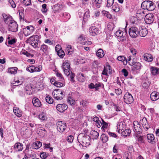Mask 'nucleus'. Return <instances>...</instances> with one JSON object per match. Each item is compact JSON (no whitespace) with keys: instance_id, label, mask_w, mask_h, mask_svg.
Instances as JSON below:
<instances>
[{"instance_id":"a878e982","label":"nucleus","mask_w":159,"mask_h":159,"mask_svg":"<svg viewBox=\"0 0 159 159\" xmlns=\"http://www.w3.org/2000/svg\"><path fill=\"white\" fill-rule=\"evenodd\" d=\"M32 103L34 106L36 107H39L41 105V102L36 97L33 98Z\"/></svg>"},{"instance_id":"8fccbe9b","label":"nucleus","mask_w":159,"mask_h":159,"mask_svg":"<svg viewBox=\"0 0 159 159\" xmlns=\"http://www.w3.org/2000/svg\"><path fill=\"white\" fill-rule=\"evenodd\" d=\"M102 0H95V2L96 4V7L97 8H99L102 3Z\"/></svg>"},{"instance_id":"09e8293b","label":"nucleus","mask_w":159,"mask_h":159,"mask_svg":"<svg viewBox=\"0 0 159 159\" xmlns=\"http://www.w3.org/2000/svg\"><path fill=\"white\" fill-rule=\"evenodd\" d=\"M102 129L104 130L105 129H107L108 126V124L103 119L102 120Z\"/></svg>"},{"instance_id":"a18cd8bd","label":"nucleus","mask_w":159,"mask_h":159,"mask_svg":"<svg viewBox=\"0 0 159 159\" xmlns=\"http://www.w3.org/2000/svg\"><path fill=\"white\" fill-rule=\"evenodd\" d=\"M21 54H24L26 56L29 57H30V56L32 57L33 56V54H30V53H29L28 52L26 51L25 50H22L21 52Z\"/></svg>"},{"instance_id":"2eb2a0df","label":"nucleus","mask_w":159,"mask_h":159,"mask_svg":"<svg viewBox=\"0 0 159 159\" xmlns=\"http://www.w3.org/2000/svg\"><path fill=\"white\" fill-rule=\"evenodd\" d=\"M125 33L124 35H123V31L121 30L117 31L116 32V35L120 38V40L123 41L125 40H126V34L127 33L126 31H125Z\"/></svg>"},{"instance_id":"1a4fd4ad","label":"nucleus","mask_w":159,"mask_h":159,"mask_svg":"<svg viewBox=\"0 0 159 159\" xmlns=\"http://www.w3.org/2000/svg\"><path fill=\"white\" fill-rule=\"evenodd\" d=\"M80 135L82 136V143H80V144H81L84 147L89 145V137L88 135H84V136L83 134H80Z\"/></svg>"},{"instance_id":"473e14b6","label":"nucleus","mask_w":159,"mask_h":159,"mask_svg":"<svg viewBox=\"0 0 159 159\" xmlns=\"http://www.w3.org/2000/svg\"><path fill=\"white\" fill-rule=\"evenodd\" d=\"M131 131L129 129H124L121 132V134L122 136L124 137H126L129 136Z\"/></svg>"},{"instance_id":"4c0bfd02","label":"nucleus","mask_w":159,"mask_h":159,"mask_svg":"<svg viewBox=\"0 0 159 159\" xmlns=\"http://www.w3.org/2000/svg\"><path fill=\"white\" fill-rule=\"evenodd\" d=\"M159 69L155 67H152L151 68V73L153 75H155L158 73Z\"/></svg>"},{"instance_id":"c9c22d12","label":"nucleus","mask_w":159,"mask_h":159,"mask_svg":"<svg viewBox=\"0 0 159 159\" xmlns=\"http://www.w3.org/2000/svg\"><path fill=\"white\" fill-rule=\"evenodd\" d=\"M118 60L122 62L124 65H126L127 63L126 59L125 57L123 56H119L117 57Z\"/></svg>"},{"instance_id":"6ab92c4d","label":"nucleus","mask_w":159,"mask_h":159,"mask_svg":"<svg viewBox=\"0 0 159 159\" xmlns=\"http://www.w3.org/2000/svg\"><path fill=\"white\" fill-rule=\"evenodd\" d=\"M89 34L90 35L95 36L98 34V29L95 26H92L90 27L89 28Z\"/></svg>"},{"instance_id":"412c9836","label":"nucleus","mask_w":159,"mask_h":159,"mask_svg":"<svg viewBox=\"0 0 159 159\" xmlns=\"http://www.w3.org/2000/svg\"><path fill=\"white\" fill-rule=\"evenodd\" d=\"M139 34L140 36L143 37H145L147 34L148 33L147 30L144 27H141L139 31Z\"/></svg>"},{"instance_id":"c85d7f7f","label":"nucleus","mask_w":159,"mask_h":159,"mask_svg":"<svg viewBox=\"0 0 159 159\" xmlns=\"http://www.w3.org/2000/svg\"><path fill=\"white\" fill-rule=\"evenodd\" d=\"M40 50L43 52L45 54H47L48 53L49 48L47 45L43 44L40 47Z\"/></svg>"},{"instance_id":"3c124183","label":"nucleus","mask_w":159,"mask_h":159,"mask_svg":"<svg viewBox=\"0 0 159 159\" xmlns=\"http://www.w3.org/2000/svg\"><path fill=\"white\" fill-rule=\"evenodd\" d=\"M25 89L26 91L33 90V88L32 87L31 85L30 84H28L25 87Z\"/></svg>"},{"instance_id":"ea45409f","label":"nucleus","mask_w":159,"mask_h":159,"mask_svg":"<svg viewBox=\"0 0 159 159\" xmlns=\"http://www.w3.org/2000/svg\"><path fill=\"white\" fill-rule=\"evenodd\" d=\"M72 47L70 45H68L66 48V52L68 55H70L72 53Z\"/></svg>"},{"instance_id":"58836bf2","label":"nucleus","mask_w":159,"mask_h":159,"mask_svg":"<svg viewBox=\"0 0 159 159\" xmlns=\"http://www.w3.org/2000/svg\"><path fill=\"white\" fill-rule=\"evenodd\" d=\"M13 112L16 116L18 117H20L22 116V114L20 112L19 109L16 107H14Z\"/></svg>"},{"instance_id":"20e7f679","label":"nucleus","mask_w":159,"mask_h":159,"mask_svg":"<svg viewBox=\"0 0 159 159\" xmlns=\"http://www.w3.org/2000/svg\"><path fill=\"white\" fill-rule=\"evenodd\" d=\"M52 94L53 97L57 100H61L64 97L63 92L59 89L54 90L52 92Z\"/></svg>"},{"instance_id":"6e6d98bb","label":"nucleus","mask_w":159,"mask_h":159,"mask_svg":"<svg viewBox=\"0 0 159 159\" xmlns=\"http://www.w3.org/2000/svg\"><path fill=\"white\" fill-rule=\"evenodd\" d=\"M73 136L70 135L67 137V140L69 143H72L73 140Z\"/></svg>"},{"instance_id":"9d476101","label":"nucleus","mask_w":159,"mask_h":159,"mask_svg":"<svg viewBox=\"0 0 159 159\" xmlns=\"http://www.w3.org/2000/svg\"><path fill=\"white\" fill-rule=\"evenodd\" d=\"M34 30V28L31 25L27 26L23 29L24 34L25 36H28L31 34Z\"/></svg>"},{"instance_id":"423d86ee","label":"nucleus","mask_w":159,"mask_h":159,"mask_svg":"<svg viewBox=\"0 0 159 159\" xmlns=\"http://www.w3.org/2000/svg\"><path fill=\"white\" fill-rule=\"evenodd\" d=\"M129 33L130 37L133 38H135L139 34L138 29L136 27H132L129 29Z\"/></svg>"},{"instance_id":"f704fd0d","label":"nucleus","mask_w":159,"mask_h":159,"mask_svg":"<svg viewBox=\"0 0 159 159\" xmlns=\"http://www.w3.org/2000/svg\"><path fill=\"white\" fill-rule=\"evenodd\" d=\"M113 4L112 7V10L116 12H118L120 10V7L118 4L116 2Z\"/></svg>"},{"instance_id":"a211bd4d","label":"nucleus","mask_w":159,"mask_h":159,"mask_svg":"<svg viewBox=\"0 0 159 159\" xmlns=\"http://www.w3.org/2000/svg\"><path fill=\"white\" fill-rule=\"evenodd\" d=\"M140 123L142 125L143 127L146 131L147 130L150 128V126L146 118L143 117L140 120Z\"/></svg>"},{"instance_id":"49530a36","label":"nucleus","mask_w":159,"mask_h":159,"mask_svg":"<svg viewBox=\"0 0 159 159\" xmlns=\"http://www.w3.org/2000/svg\"><path fill=\"white\" fill-rule=\"evenodd\" d=\"M101 139L103 142H106L108 140V137L105 134H102L101 135Z\"/></svg>"},{"instance_id":"4468645a","label":"nucleus","mask_w":159,"mask_h":159,"mask_svg":"<svg viewBox=\"0 0 159 159\" xmlns=\"http://www.w3.org/2000/svg\"><path fill=\"white\" fill-rule=\"evenodd\" d=\"M42 69V67L40 66H39L38 67H36L34 66H31L26 68L27 70L32 73L40 71Z\"/></svg>"},{"instance_id":"13d9d810","label":"nucleus","mask_w":159,"mask_h":159,"mask_svg":"<svg viewBox=\"0 0 159 159\" xmlns=\"http://www.w3.org/2000/svg\"><path fill=\"white\" fill-rule=\"evenodd\" d=\"M107 27L110 30H112L114 28L113 24L111 23H109L107 25Z\"/></svg>"},{"instance_id":"f257e3e1","label":"nucleus","mask_w":159,"mask_h":159,"mask_svg":"<svg viewBox=\"0 0 159 159\" xmlns=\"http://www.w3.org/2000/svg\"><path fill=\"white\" fill-rule=\"evenodd\" d=\"M62 68L65 74L67 76H69L70 78V80L73 82L75 75L72 72L70 69V63L69 61L66 60L62 64Z\"/></svg>"},{"instance_id":"e433bc0d","label":"nucleus","mask_w":159,"mask_h":159,"mask_svg":"<svg viewBox=\"0 0 159 159\" xmlns=\"http://www.w3.org/2000/svg\"><path fill=\"white\" fill-rule=\"evenodd\" d=\"M96 54L98 57L100 58L103 57L104 55L103 50L102 49H99L97 51Z\"/></svg>"},{"instance_id":"9b49d317","label":"nucleus","mask_w":159,"mask_h":159,"mask_svg":"<svg viewBox=\"0 0 159 159\" xmlns=\"http://www.w3.org/2000/svg\"><path fill=\"white\" fill-rule=\"evenodd\" d=\"M154 20V15L151 13L146 15L144 18V20L146 23L148 24L152 23Z\"/></svg>"},{"instance_id":"0e129e2a","label":"nucleus","mask_w":159,"mask_h":159,"mask_svg":"<svg viewBox=\"0 0 159 159\" xmlns=\"http://www.w3.org/2000/svg\"><path fill=\"white\" fill-rule=\"evenodd\" d=\"M9 2L13 8H15L16 7V4L13 0H9Z\"/></svg>"},{"instance_id":"a19ab883","label":"nucleus","mask_w":159,"mask_h":159,"mask_svg":"<svg viewBox=\"0 0 159 159\" xmlns=\"http://www.w3.org/2000/svg\"><path fill=\"white\" fill-rule=\"evenodd\" d=\"M45 99L46 102L49 104H52L53 102V99L50 96H47Z\"/></svg>"},{"instance_id":"338daca9","label":"nucleus","mask_w":159,"mask_h":159,"mask_svg":"<svg viewBox=\"0 0 159 159\" xmlns=\"http://www.w3.org/2000/svg\"><path fill=\"white\" fill-rule=\"evenodd\" d=\"M130 51L131 53L134 56H135L136 54L137 51L134 48H131L130 49Z\"/></svg>"},{"instance_id":"393cba45","label":"nucleus","mask_w":159,"mask_h":159,"mask_svg":"<svg viewBox=\"0 0 159 159\" xmlns=\"http://www.w3.org/2000/svg\"><path fill=\"white\" fill-rule=\"evenodd\" d=\"M125 127V125L123 123L121 122L119 123L116 126L117 128V130H116L117 132L120 133V130H121V132L123 131Z\"/></svg>"},{"instance_id":"f03ea898","label":"nucleus","mask_w":159,"mask_h":159,"mask_svg":"<svg viewBox=\"0 0 159 159\" xmlns=\"http://www.w3.org/2000/svg\"><path fill=\"white\" fill-rule=\"evenodd\" d=\"M141 7L144 9L152 11L155 8V6L153 2L150 1H145L141 4Z\"/></svg>"},{"instance_id":"de8ad7c7","label":"nucleus","mask_w":159,"mask_h":159,"mask_svg":"<svg viewBox=\"0 0 159 159\" xmlns=\"http://www.w3.org/2000/svg\"><path fill=\"white\" fill-rule=\"evenodd\" d=\"M48 10L47 8V5L44 4L42 5V9H41L42 11L44 13H46Z\"/></svg>"},{"instance_id":"79ce46f5","label":"nucleus","mask_w":159,"mask_h":159,"mask_svg":"<svg viewBox=\"0 0 159 159\" xmlns=\"http://www.w3.org/2000/svg\"><path fill=\"white\" fill-rule=\"evenodd\" d=\"M102 15L106 16L107 18L111 19V15L108 11H103L102 12Z\"/></svg>"},{"instance_id":"cd10ccee","label":"nucleus","mask_w":159,"mask_h":159,"mask_svg":"<svg viewBox=\"0 0 159 159\" xmlns=\"http://www.w3.org/2000/svg\"><path fill=\"white\" fill-rule=\"evenodd\" d=\"M144 58L145 61L151 62L152 61L153 58L152 55L151 54L146 53L144 55Z\"/></svg>"},{"instance_id":"4d7b16f0","label":"nucleus","mask_w":159,"mask_h":159,"mask_svg":"<svg viewBox=\"0 0 159 159\" xmlns=\"http://www.w3.org/2000/svg\"><path fill=\"white\" fill-rule=\"evenodd\" d=\"M80 44L84 45H91L92 44V43L89 41H85L80 43Z\"/></svg>"},{"instance_id":"f3484780","label":"nucleus","mask_w":159,"mask_h":159,"mask_svg":"<svg viewBox=\"0 0 159 159\" xmlns=\"http://www.w3.org/2000/svg\"><path fill=\"white\" fill-rule=\"evenodd\" d=\"M56 108L58 111L61 112H62L67 109L68 107L65 104H59L57 105Z\"/></svg>"},{"instance_id":"c756f323","label":"nucleus","mask_w":159,"mask_h":159,"mask_svg":"<svg viewBox=\"0 0 159 159\" xmlns=\"http://www.w3.org/2000/svg\"><path fill=\"white\" fill-rule=\"evenodd\" d=\"M92 138L93 139H96L99 136V133L96 131L92 130L90 133Z\"/></svg>"},{"instance_id":"69168bd1","label":"nucleus","mask_w":159,"mask_h":159,"mask_svg":"<svg viewBox=\"0 0 159 159\" xmlns=\"http://www.w3.org/2000/svg\"><path fill=\"white\" fill-rule=\"evenodd\" d=\"M115 92V93L117 95H119L122 93V91L119 89H116Z\"/></svg>"},{"instance_id":"b1692460","label":"nucleus","mask_w":159,"mask_h":159,"mask_svg":"<svg viewBox=\"0 0 159 159\" xmlns=\"http://www.w3.org/2000/svg\"><path fill=\"white\" fill-rule=\"evenodd\" d=\"M145 11L143 9L139 10L136 13V16L138 18H143L145 15Z\"/></svg>"},{"instance_id":"c03bdc74","label":"nucleus","mask_w":159,"mask_h":159,"mask_svg":"<svg viewBox=\"0 0 159 159\" xmlns=\"http://www.w3.org/2000/svg\"><path fill=\"white\" fill-rule=\"evenodd\" d=\"M49 154L45 152H42L40 153V156L42 159H45L48 156Z\"/></svg>"},{"instance_id":"603ef678","label":"nucleus","mask_w":159,"mask_h":159,"mask_svg":"<svg viewBox=\"0 0 159 159\" xmlns=\"http://www.w3.org/2000/svg\"><path fill=\"white\" fill-rule=\"evenodd\" d=\"M114 0H107V7H109L111 6L114 3Z\"/></svg>"},{"instance_id":"5701e85b","label":"nucleus","mask_w":159,"mask_h":159,"mask_svg":"<svg viewBox=\"0 0 159 159\" xmlns=\"http://www.w3.org/2000/svg\"><path fill=\"white\" fill-rule=\"evenodd\" d=\"M2 16L3 18V20L6 24H8L11 21H13L11 20L12 18L10 16H8L5 13H3Z\"/></svg>"},{"instance_id":"0eeeda50","label":"nucleus","mask_w":159,"mask_h":159,"mask_svg":"<svg viewBox=\"0 0 159 159\" xmlns=\"http://www.w3.org/2000/svg\"><path fill=\"white\" fill-rule=\"evenodd\" d=\"M124 102L126 104H130L132 103L134 99L132 95L129 93H127L124 97Z\"/></svg>"},{"instance_id":"e2e57ef3","label":"nucleus","mask_w":159,"mask_h":159,"mask_svg":"<svg viewBox=\"0 0 159 159\" xmlns=\"http://www.w3.org/2000/svg\"><path fill=\"white\" fill-rule=\"evenodd\" d=\"M56 75L57 76L59 77V78L61 80H64V78L62 76V75L61 73L58 72H57Z\"/></svg>"},{"instance_id":"5fc2aeb1","label":"nucleus","mask_w":159,"mask_h":159,"mask_svg":"<svg viewBox=\"0 0 159 159\" xmlns=\"http://www.w3.org/2000/svg\"><path fill=\"white\" fill-rule=\"evenodd\" d=\"M39 118L43 120H44L46 119V116L43 113H41L39 115Z\"/></svg>"},{"instance_id":"4be33fe9","label":"nucleus","mask_w":159,"mask_h":159,"mask_svg":"<svg viewBox=\"0 0 159 159\" xmlns=\"http://www.w3.org/2000/svg\"><path fill=\"white\" fill-rule=\"evenodd\" d=\"M23 148V145L20 143H17L15 144L14 149L17 151H21Z\"/></svg>"},{"instance_id":"f8f14e48","label":"nucleus","mask_w":159,"mask_h":159,"mask_svg":"<svg viewBox=\"0 0 159 159\" xmlns=\"http://www.w3.org/2000/svg\"><path fill=\"white\" fill-rule=\"evenodd\" d=\"M8 26L9 31L15 32L18 30V25L14 21L10 22Z\"/></svg>"},{"instance_id":"774afa93","label":"nucleus","mask_w":159,"mask_h":159,"mask_svg":"<svg viewBox=\"0 0 159 159\" xmlns=\"http://www.w3.org/2000/svg\"><path fill=\"white\" fill-rule=\"evenodd\" d=\"M55 86L58 87H61L63 86V84L57 81L55 85Z\"/></svg>"},{"instance_id":"ddd939ff","label":"nucleus","mask_w":159,"mask_h":159,"mask_svg":"<svg viewBox=\"0 0 159 159\" xmlns=\"http://www.w3.org/2000/svg\"><path fill=\"white\" fill-rule=\"evenodd\" d=\"M134 130L138 134H140L142 132V129L140 124L137 121H135L133 122Z\"/></svg>"},{"instance_id":"37998d69","label":"nucleus","mask_w":159,"mask_h":159,"mask_svg":"<svg viewBox=\"0 0 159 159\" xmlns=\"http://www.w3.org/2000/svg\"><path fill=\"white\" fill-rule=\"evenodd\" d=\"M17 70L16 67L11 68L8 69V72L11 74H15L16 73Z\"/></svg>"},{"instance_id":"2f4dec72","label":"nucleus","mask_w":159,"mask_h":159,"mask_svg":"<svg viewBox=\"0 0 159 159\" xmlns=\"http://www.w3.org/2000/svg\"><path fill=\"white\" fill-rule=\"evenodd\" d=\"M58 46L59 47V45H56L55 47L56 51L57 52V54L61 58H62L65 55V53L62 50L60 49L57 50V47Z\"/></svg>"},{"instance_id":"bf43d9fd","label":"nucleus","mask_w":159,"mask_h":159,"mask_svg":"<svg viewBox=\"0 0 159 159\" xmlns=\"http://www.w3.org/2000/svg\"><path fill=\"white\" fill-rule=\"evenodd\" d=\"M125 159H131V153H127L124 156Z\"/></svg>"},{"instance_id":"7c9ffc66","label":"nucleus","mask_w":159,"mask_h":159,"mask_svg":"<svg viewBox=\"0 0 159 159\" xmlns=\"http://www.w3.org/2000/svg\"><path fill=\"white\" fill-rule=\"evenodd\" d=\"M9 35L7 38L8 44L9 45H13L15 44L16 41V38H11Z\"/></svg>"},{"instance_id":"7ed1b4c3","label":"nucleus","mask_w":159,"mask_h":159,"mask_svg":"<svg viewBox=\"0 0 159 159\" xmlns=\"http://www.w3.org/2000/svg\"><path fill=\"white\" fill-rule=\"evenodd\" d=\"M40 39L39 36L38 35H33L30 37L28 39L29 43L34 48L38 47L39 39Z\"/></svg>"},{"instance_id":"72a5a7b5","label":"nucleus","mask_w":159,"mask_h":159,"mask_svg":"<svg viewBox=\"0 0 159 159\" xmlns=\"http://www.w3.org/2000/svg\"><path fill=\"white\" fill-rule=\"evenodd\" d=\"M42 146V143L40 141H37L34 143L33 144V148L34 149H38L40 148Z\"/></svg>"},{"instance_id":"bb28decb","label":"nucleus","mask_w":159,"mask_h":159,"mask_svg":"<svg viewBox=\"0 0 159 159\" xmlns=\"http://www.w3.org/2000/svg\"><path fill=\"white\" fill-rule=\"evenodd\" d=\"M147 139L148 142L152 144H153L155 143L154 139L155 137L154 135L153 134H148L147 135Z\"/></svg>"},{"instance_id":"680f3d73","label":"nucleus","mask_w":159,"mask_h":159,"mask_svg":"<svg viewBox=\"0 0 159 159\" xmlns=\"http://www.w3.org/2000/svg\"><path fill=\"white\" fill-rule=\"evenodd\" d=\"M122 72L123 75L125 77H126L128 76V73L126 69H123L122 70Z\"/></svg>"},{"instance_id":"aec40b11","label":"nucleus","mask_w":159,"mask_h":159,"mask_svg":"<svg viewBox=\"0 0 159 159\" xmlns=\"http://www.w3.org/2000/svg\"><path fill=\"white\" fill-rule=\"evenodd\" d=\"M151 100L152 101H155L159 99V93L156 91L152 92L150 95Z\"/></svg>"},{"instance_id":"052dcab7","label":"nucleus","mask_w":159,"mask_h":159,"mask_svg":"<svg viewBox=\"0 0 159 159\" xmlns=\"http://www.w3.org/2000/svg\"><path fill=\"white\" fill-rule=\"evenodd\" d=\"M24 4L26 6H28L31 4V0H23Z\"/></svg>"},{"instance_id":"39448f33","label":"nucleus","mask_w":159,"mask_h":159,"mask_svg":"<svg viewBox=\"0 0 159 159\" xmlns=\"http://www.w3.org/2000/svg\"><path fill=\"white\" fill-rule=\"evenodd\" d=\"M79 97L80 95L79 92H75L74 94V98L70 96L68 97L67 99V102L70 105H74L76 104Z\"/></svg>"},{"instance_id":"6e6552de","label":"nucleus","mask_w":159,"mask_h":159,"mask_svg":"<svg viewBox=\"0 0 159 159\" xmlns=\"http://www.w3.org/2000/svg\"><path fill=\"white\" fill-rule=\"evenodd\" d=\"M57 129L60 132H63L66 128V124L62 121H58L57 123Z\"/></svg>"},{"instance_id":"dca6fc26","label":"nucleus","mask_w":159,"mask_h":159,"mask_svg":"<svg viewBox=\"0 0 159 159\" xmlns=\"http://www.w3.org/2000/svg\"><path fill=\"white\" fill-rule=\"evenodd\" d=\"M130 65L132 66V70L134 71L139 70L141 69V64L138 62H131Z\"/></svg>"},{"instance_id":"864d4df0","label":"nucleus","mask_w":159,"mask_h":159,"mask_svg":"<svg viewBox=\"0 0 159 159\" xmlns=\"http://www.w3.org/2000/svg\"><path fill=\"white\" fill-rule=\"evenodd\" d=\"M89 17V12L88 11H86L85 12L84 16L83 17L84 20L85 22L87 20V19Z\"/></svg>"}]
</instances>
